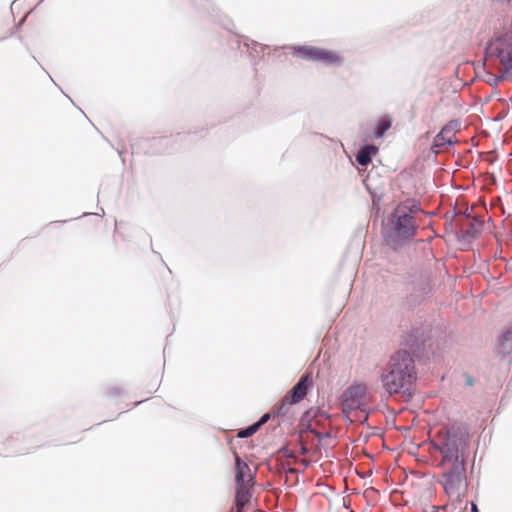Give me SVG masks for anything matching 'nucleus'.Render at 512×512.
I'll return each instance as SVG.
<instances>
[{
  "instance_id": "f8f14e48",
  "label": "nucleus",
  "mask_w": 512,
  "mask_h": 512,
  "mask_svg": "<svg viewBox=\"0 0 512 512\" xmlns=\"http://www.w3.org/2000/svg\"><path fill=\"white\" fill-rule=\"evenodd\" d=\"M290 401V398L285 395V397L275 406L277 415H286L288 413L290 406L294 404Z\"/></svg>"
},
{
  "instance_id": "7ed1b4c3",
  "label": "nucleus",
  "mask_w": 512,
  "mask_h": 512,
  "mask_svg": "<svg viewBox=\"0 0 512 512\" xmlns=\"http://www.w3.org/2000/svg\"><path fill=\"white\" fill-rule=\"evenodd\" d=\"M420 210L419 203L411 199L400 203L395 208L391 217V228L387 238L389 244L396 247L398 241L413 237L416 229L413 214Z\"/></svg>"
},
{
  "instance_id": "39448f33",
  "label": "nucleus",
  "mask_w": 512,
  "mask_h": 512,
  "mask_svg": "<svg viewBox=\"0 0 512 512\" xmlns=\"http://www.w3.org/2000/svg\"><path fill=\"white\" fill-rule=\"evenodd\" d=\"M292 54L297 58L317 61L326 65H339L342 63V58L337 52L314 46H295L293 47Z\"/></svg>"
},
{
  "instance_id": "0eeeda50",
  "label": "nucleus",
  "mask_w": 512,
  "mask_h": 512,
  "mask_svg": "<svg viewBox=\"0 0 512 512\" xmlns=\"http://www.w3.org/2000/svg\"><path fill=\"white\" fill-rule=\"evenodd\" d=\"M312 381L308 374L300 377L299 381L287 392L286 396L290 398V402L294 404L302 401L307 395L308 388L311 386Z\"/></svg>"
},
{
  "instance_id": "a211bd4d",
  "label": "nucleus",
  "mask_w": 512,
  "mask_h": 512,
  "mask_svg": "<svg viewBox=\"0 0 512 512\" xmlns=\"http://www.w3.org/2000/svg\"><path fill=\"white\" fill-rule=\"evenodd\" d=\"M472 512H479L475 504H472Z\"/></svg>"
},
{
  "instance_id": "2eb2a0df",
  "label": "nucleus",
  "mask_w": 512,
  "mask_h": 512,
  "mask_svg": "<svg viewBox=\"0 0 512 512\" xmlns=\"http://www.w3.org/2000/svg\"><path fill=\"white\" fill-rule=\"evenodd\" d=\"M311 432L313 434H315V436L321 441L322 439L324 438H327V437H330V433L329 432H324V433H320L318 431H316L315 429H311Z\"/></svg>"
},
{
  "instance_id": "20e7f679",
  "label": "nucleus",
  "mask_w": 512,
  "mask_h": 512,
  "mask_svg": "<svg viewBox=\"0 0 512 512\" xmlns=\"http://www.w3.org/2000/svg\"><path fill=\"white\" fill-rule=\"evenodd\" d=\"M235 505L230 512H243V508L250 502L255 485V473L250 466L235 454Z\"/></svg>"
},
{
  "instance_id": "9d476101",
  "label": "nucleus",
  "mask_w": 512,
  "mask_h": 512,
  "mask_svg": "<svg viewBox=\"0 0 512 512\" xmlns=\"http://www.w3.org/2000/svg\"><path fill=\"white\" fill-rule=\"evenodd\" d=\"M506 76L512 77V48L510 50H500L497 54Z\"/></svg>"
},
{
  "instance_id": "f3484780",
  "label": "nucleus",
  "mask_w": 512,
  "mask_h": 512,
  "mask_svg": "<svg viewBox=\"0 0 512 512\" xmlns=\"http://www.w3.org/2000/svg\"><path fill=\"white\" fill-rule=\"evenodd\" d=\"M284 455L287 457V458H291V459H295V456L292 452H290L289 450H285L284 451Z\"/></svg>"
},
{
  "instance_id": "ddd939ff",
  "label": "nucleus",
  "mask_w": 512,
  "mask_h": 512,
  "mask_svg": "<svg viewBox=\"0 0 512 512\" xmlns=\"http://www.w3.org/2000/svg\"><path fill=\"white\" fill-rule=\"evenodd\" d=\"M257 430H258V425L253 424V425L249 426L248 428L239 431L237 436L240 438H247V437L252 436Z\"/></svg>"
},
{
  "instance_id": "423d86ee",
  "label": "nucleus",
  "mask_w": 512,
  "mask_h": 512,
  "mask_svg": "<svg viewBox=\"0 0 512 512\" xmlns=\"http://www.w3.org/2000/svg\"><path fill=\"white\" fill-rule=\"evenodd\" d=\"M366 392L367 388L362 384L352 385L343 392L341 405L342 411L347 417H349L353 411H364Z\"/></svg>"
},
{
  "instance_id": "1a4fd4ad",
  "label": "nucleus",
  "mask_w": 512,
  "mask_h": 512,
  "mask_svg": "<svg viewBox=\"0 0 512 512\" xmlns=\"http://www.w3.org/2000/svg\"><path fill=\"white\" fill-rule=\"evenodd\" d=\"M377 147L368 145L363 147L356 155V160L361 166H366L371 162V156L377 153Z\"/></svg>"
},
{
  "instance_id": "9b49d317",
  "label": "nucleus",
  "mask_w": 512,
  "mask_h": 512,
  "mask_svg": "<svg viewBox=\"0 0 512 512\" xmlns=\"http://www.w3.org/2000/svg\"><path fill=\"white\" fill-rule=\"evenodd\" d=\"M391 120L389 118H382L377 122L375 127L374 136L376 138L382 137L385 132L390 128Z\"/></svg>"
},
{
  "instance_id": "6ab92c4d",
  "label": "nucleus",
  "mask_w": 512,
  "mask_h": 512,
  "mask_svg": "<svg viewBox=\"0 0 512 512\" xmlns=\"http://www.w3.org/2000/svg\"><path fill=\"white\" fill-rule=\"evenodd\" d=\"M301 452H302V454H304V453L306 452V448H305V447H302V448H301Z\"/></svg>"
},
{
  "instance_id": "f03ea898",
  "label": "nucleus",
  "mask_w": 512,
  "mask_h": 512,
  "mask_svg": "<svg viewBox=\"0 0 512 512\" xmlns=\"http://www.w3.org/2000/svg\"><path fill=\"white\" fill-rule=\"evenodd\" d=\"M384 389L389 394L411 396L416 381L414 361L406 351L395 353L388 363L387 372L381 375Z\"/></svg>"
},
{
  "instance_id": "6e6552de",
  "label": "nucleus",
  "mask_w": 512,
  "mask_h": 512,
  "mask_svg": "<svg viewBox=\"0 0 512 512\" xmlns=\"http://www.w3.org/2000/svg\"><path fill=\"white\" fill-rule=\"evenodd\" d=\"M455 132L456 130L453 125L449 124L444 126L434 138V152L438 153L440 148H443L446 145L454 144L457 141L455 138Z\"/></svg>"
},
{
  "instance_id": "4468645a",
  "label": "nucleus",
  "mask_w": 512,
  "mask_h": 512,
  "mask_svg": "<svg viewBox=\"0 0 512 512\" xmlns=\"http://www.w3.org/2000/svg\"><path fill=\"white\" fill-rule=\"evenodd\" d=\"M470 224H471V229L473 230L474 233H479L483 226L482 221H474V222H471Z\"/></svg>"
},
{
  "instance_id": "412c9836",
  "label": "nucleus",
  "mask_w": 512,
  "mask_h": 512,
  "mask_svg": "<svg viewBox=\"0 0 512 512\" xmlns=\"http://www.w3.org/2000/svg\"><path fill=\"white\" fill-rule=\"evenodd\" d=\"M468 384H469V385H472V381H471V379H468Z\"/></svg>"
},
{
  "instance_id": "dca6fc26",
  "label": "nucleus",
  "mask_w": 512,
  "mask_h": 512,
  "mask_svg": "<svg viewBox=\"0 0 512 512\" xmlns=\"http://www.w3.org/2000/svg\"><path fill=\"white\" fill-rule=\"evenodd\" d=\"M268 419H269V414H265L261 417V419L257 423H255V425H258V429H259L260 426L263 425L264 423H266Z\"/></svg>"
},
{
  "instance_id": "aec40b11",
  "label": "nucleus",
  "mask_w": 512,
  "mask_h": 512,
  "mask_svg": "<svg viewBox=\"0 0 512 512\" xmlns=\"http://www.w3.org/2000/svg\"><path fill=\"white\" fill-rule=\"evenodd\" d=\"M289 472L294 473V472H295V470H294V469H292V468H289Z\"/></svg>"
},
{
  "instance_id": "f257e3e1",
  "label": "nucleus",
  "mask_w": 512,
  "mask_h": 512,
  "mask_svg": "<svg viewBox=\"0 0 512 512\" xmlns=\"http://www.w3.org/2000/svg\"><path fill=\"white\" fill-rule=\"evenodd\" d=\"M467 437L456 430H448L439 445L442 454L443 485L448 496L459 499L466 490L463 452Z\"/></svg>"
}]
</instances>
